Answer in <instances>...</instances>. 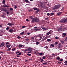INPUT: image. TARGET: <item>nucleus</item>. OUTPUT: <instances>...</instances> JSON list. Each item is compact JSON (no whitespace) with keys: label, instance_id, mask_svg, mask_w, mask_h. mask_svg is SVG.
Wrapping results in <instances>:
<instances>
[{"label":"nucleus","instance_id":"obj_45","mask_svg":"<svg viewBox=\"0 0 67 67\" xmlns=\"http://www.w3.org/2000/svg\"><path fill=\"white\" fill-rule=\"evenodd\" d=\"M40 11V10L39 9H38L36 11V13H38V12Z\"/></svg>","mask_w":67,"mask_h":67},{"label":"nucleus","instance_id":"obj_17","mask_svg":"<svg viewBox=\"0 0 67 67\" xmlns=\"http://www.w3.org/2000/svg\"><path fill=\"white\" fill-rule=\"evenodd\" d=\"M62 35L64 36H66V33H63Z\"/></svg>","mask_w":67,"mask_h":67},{"label":"nucleus","instance_id":"obj_29","mask_svg":"<svg viewBox=\"0 0 67 67\" xmlns=\"http://www.w3.org/2000/svg\"><path fill=\"white\" fill-rule=\"evenodd\" d=\"M51 33L50 32H48V33H47V35H49L50 34H51Z\"/></svg>","mask_w":67,"mask_h":67},{"label":"nucleus","instance_id":"obj_44","mask_svg":"<svg viewBox=\"0 0 67 67\" xmlns=\"http://www.w3.org/2000/svg\"><path fill=\"white\" fill-rule=\"evenodd\" d=\"M24 51H25V52H28V51H28V50H27V49H25V50H24Z\"/></svg>","mask_w":67,"mask_h":67},{"label":"nucleus","instance_id":"obj_47","mask_svg":"<svg viewBox=\"0 0 67 67\" xmlns=\"http://www.w3.org/2000/svg\"><path fill=\"white\" fill-rule=\"evenodd\" d=\"M39 43H40V42H36V44H38Z\"/></svg>","mask_w":67,"mask_h":67},{"label":"nucleus","instance_id":"obj_48","mask_svg":"<svg viewBox=\"0 0 67 67\" xmlns=\"http://www.w3.org/2000/svg\"><path fill=\"white\" fill-rule=\"evenodd\" d=\"M29 39L28 38H27L26 39V41H29Z\"/></svg>","mask_w":67,"mask_h":67},{"label":"nucleus","instance_id":"obj_54","mask_svg":"<svg viewBox=\"0 0 67 67\" xmlns=\"http://www.w3.org/2000/svg\"><path fill=\"white\" fill-rule=\"evenodd\" d=\"M58 63L59 64H62V63L60 62H58Z\"/></svg>","mask_w":67,"mask_h":67},{"label":"nucleus","instance_id":"obj_1","mask_svg":"<svg viewBox=\"0 0 67 67\" xmlns=\"http://www.w3.org/2000/svg\"><path fill=\"white\" fill-rule=\"evenodd\" d=\"M30 18L31 19V22L32 23H34V22L35 23H38L40 21V19L37 17L31 16L30 17Z\"/></svg>","mask_w":67,"mask_h":67},{"label":"nucleus","instance_id":"obj_43","mask_svg":"<svg viewBox=\"0 0 67 67\" xmlns=\"http://www.w3.org/2000/svg\"><path fill=\"white\" fill-rule=\"evenodd\" d=\"M46 58V57L43 56V57H42V59H45Z\"/></svg>","mask_w":67,"mask_h":67},{"label":"nucleus","instance_id":"obj_8","mask_svg":"<svg viewBox=\"0 0 67 67\" xmlns=\"http://www.w3.org/2000/svg\"><path fill=\"white\" fill-rule=\"evenodd\" d=\"M38 28L39 29H38V31H40L42 30V29L40 27H38Z\"/></svg>","mask_w":67,"mask_h":67},{"label":"nucleus","instance_id":"obj_18","mask_svg":"<svg viewBox=\"0 0 67 67\" xmlns=\"http://www.w3.org/2000/svg\"><path fill=\"white\" fill-rule=\"evenodd\" d=\"M11 48H8V49H7V51H10V50H11Z\"/></svg>","mask_w":67,"mask_h":67},{"label":"nucleus","instance_id":"obj_39","mask_svg":"<svg viewBox=\"0 0 67 67\" xmlns=\"http://www.w3.org/2000/svg\"><path fill=\"white\" fill-rule=\"evenodd\" d=\"M24 33V32H21V34H20V35H22Z\"/></svg>","mask_w":67,"mask_h":67},{"label":"nucleus","instance_id":"obj_7","mask_svg":"<svg viewBox=\"0 0 67 67\" xmlns=\"http://www.w3.org/2000/svg\"><path fill=\"white\" fill-rule=\"evenodd\" d=\"M5 45V43L3 42H2V43H1V45H0V47H3Z\"/></svg>","mask_w":67,"mask_h":67},{"label":"nucleus","instance_id":"obj_2","mask_svg":"<svg viewBox=\"0 0 67 67\" xmlns=\"http://www.w3.org/2000/svg\"><path fill=\"white\" fill-rule=\"evenodd\" d=\"M60 7V5H57L54 7L53 8V10L58 9H59V7Z\"/></svg>","mask_w":67,"mask_h":67},{"label":"nucleus","instance_id":"obj_63","mask_svg":"<svg viewBox=\"0 0 67 67\" xmlns=\"http://www.w3.org/2000/svg\"><path fill=\"white\" fill-rule=\"evenodd\" d=\"M17 8V7H16V5H15V9H16Z\"/></svg>","mask_w":67,"mask_h":67},{"label":"nucleus","instance_id":"obj_35","mask_svg":"<svg viewBox=\"0 0 67 67\" xmlns=\"http://www.w3.org/2000/svg\"><path fill=\"white\" fill-rule=\"evenodd\" d=\"M6 10V9L5 8H3L2 10V11H5Z\"/></svg>","mask_w":67,"mask_h":67},{"label":"nucleus","instance_id":"obj_52","mask_svg":"<svg viewBox=\"0 0 67 67\" xmlns=\"http://www.w3.org/2000/svg\"><path fill=\"white\" fill-rule=\"evenodd\" d=\"M58 44V42H55V44Z\"/></svg>","mask_w":67,"mask_h":67},{"label":"nucleus","instance_id":"obj_56","mask_svg":"<svg viewBox=\"0 0 67 67\" xmlns=\"http://www.w3.org/2000/svg\"><path fill=\"white\" fill-rule=\"evenodd\" d=\"M9 44V42H7L5 44L7 45V44Z\"/></svg>","mask_w":67,"mask_h":67},{"label":"nucleus","instance_id":"obj_4","mask_svg":"<svg viewBox=\"0 0 67 67\" xmlns=\"http://www.w3.org/2000/svg\"><path fill=\"white\" fill-rule=\"evenodd\" d=\"M27 50L28 51H32V49L30 47L27 48Z\"/></svg>","mask_w":67,"mask_h":67},{"label":"nucleus","instance_id":"obj_13","mask_svg":"<svg viewBox=\"0 0 67 67\" xmlns=\"http://www.w3.org/2000/svg\"><path fill=\"white\" fill-rule=\"evenodd\" d=\"M63 20L65 21H64V22H65L66 23H67V19H66L65 18H64V19H63Z\"/></svg>","mask_w":67,"mask_h":67},{"label":"nucleus","instance_id":"obj_49","mask_svg":"<svg viewBox=\"0 0 67 67\" xmlns=\"http://www.w3.org/2000/svg\"><path fill=\"white\" fill-rule=\"evenodd\" d=\"M61 43H63V44L64 43V41H61Z\"/></svg>","mask_w":67,"mask_h":67},{"label":"nucleus","instance_id":"obj_23","mask_svg":"<svg viewBox=\"0 0 67 67\" xmlns=\"http://www.w3.org/2000/svg\"><path fill=\"white\" fill-rule=\"evenodd\" d=\"M10 45H7L6 46V47L7 48H9V47H10Z\"/></svg>","mask_w":67,"mask_h":67},{"label":"nucleus","instance_id":"obj_28","mask_svg":"<svg viewBox=\"0 0 67 67\" xmlns=\"http://www.w3.org/2000/svg\"><path fill=\"white\" fill-rule=\"evenodd\" d=\"M3 7L4 8H5V7L8 8L9 7L8 6H7V5H5Z\"/></svg>","mask_w":67,"mask_h":67},{"label":"nucleus","instance_id":"obj_11","mask_svg":"<svg viewBox=\"0 0 67 67\" xmlns=\"http://www.w3.org/2000/svg\"><path fill=\"white\" fill-rule=\"evenodd\" d=\"M23 45L20 44L18 45V47L19 48H20L23 46Z\"/></svg>","mask_w":67,"mask_h":67},{"label":"nucleus","instance_id":"obj_33","mask_svg":"<svg viewBox=\"0 0 67 67\" xmlns=\"http://www.w3.org/2000/svg\"><path fill=\"white\" fill-rule=\"evenodd\" d=\"M10 29L9 27H7V28H6V30H9Z\"/></svg>","mask_w":67,"mask_h":67},{"label":"nucleus","instance_id":"obj_27","mask_svg":"<svg viewBox=\"0 0 67 67\" xmlns=\"http://www.w3.org/2000/svg\"><path fill=\"white\" fill-rule=\"evenodd\" d=\"M40 59L41 60V61H40L41 62H43V59L40 58Z\"/></svg>","mask_w":67,"mask_h":67},{"label":"nucleus","instance_id":"obj_21","mask_svg":"<svg viewBox=\"0 0 67 67\" xmlns=\"http://www.w3.org/2000/svg\"><path fill=\"white\" fill-rule=\"evenodd\" d=\"M42 38V37H39L38 38V40L40 41L41 40Z\"/></svg>","mask_w":67,"mask_h":67},{"label":"nucleus","instance_id":"obj_60","mask_svg":"<svg viewBox=\"0 0 67 67\" xmlns=\"http://www.w3.org/2000/svg\"><path fill=\"white\" fill-rule=\"evenodd\" d=\"M32 11V9H30L29 10V12H30Z\"/></svg>","mask_w":67,"mask_h":67},{"label":"nucleus","instance_id":"obj_6","mask_svg":"<svg viewBox=\"0 0 67 67\" xmlns=\"http://www.w3.org/2000/svg\"><path fill=\"white\" fill-rule=\"evenodd\" d=\"M64 19H63V20H61L60 21V22L62 23H66V22H65V21L64 20Z\"/></svg>","mask_w":67,"mask_h":67},{"label":"nucleus","instance_id":"obj_59","mask_svg":"<svg viewBox=\"0 0 67 67\" xmlns=\"http://www.w3.org/2000/svg\"><path fill=\"white\" fill-rule=\"evenodd\" d=\"M5 16L4 15H2V17H3V18H4L5 17Z\"/></svg>","mask_w":67,"mask_h":67},{"label":"nucleus","instance_id":"obj_32","mask_svg":"<svg viewBox=\"0 0 67 67\" xmlns=\"http://www.w3.org/2000/svg\"><path fill=\"white\" fill-rule=\"evenodd\" d=\"M12 51H16V49L15 48H14L12 49Z\"/></svg>","mask_w":67,"mask_h":67},{"label":"nucleus","instance_id":"obj_37","mask_svg":"<svg viewBox=\"0 0 67 67\" xmlns=\"http://www.w3.org/2000/svg\"><path fill=\"white\" fill-rule=\"evenodd\" d=\"M27 55L29 56H30L31 55V54H30L28 53L27 54Z\"/></svg>","mask_w":67,"mask_h":67},{"label":"nucleus","instance_id":"obj_10","mask_svg":"<svg viewBox=\"0 0 67 67\" xmlns=\"http://www.w3.org/2000/svg\"><path fill=\"white\" fill-rule=\"evenodd\" d=\"M42 30H43V31H46V30H47L48 29H47L46 28H45L44 27V28H43V29H42Z\"/></svg>","mask_w":67,"mask_h":67},{"label":"nucleus","instance_id":"obj_61","mask_svg":"<svg viewBox=\"0 0 67 67\" xmlns=\"http://www.w3.org/2000/svg\"><path fill=\"white\" fill-rule=\"evenodd\" d=\"M26 27V26H23V27H22L23 28H25Z\"/></svg>","mask_w":67,"mask_h":67},{"label":"nucleus","instance_id":"obj_25","mask_svg":"<svg viewBox=\"0 0 67 67\" xmlns=\"http://www.w3.org/2000/svg\"><path fill=\"white\" fill-rule=\"evenodd\" d=\"M63 61H64V60L63 59H60V60H59V61H60L61 62H63Z\"/></svg>","mask_w":67,"mask_h":67},{"label":"nucleus","instance_id":"obj_36","mask_svg":"<svg viewBox=\"0 0 67 67\" xmlns=\"http://www.w3.org/2000/svg\"><path fill=\"white\" fill-rule=\"evenodd\" d=\"M47 64V62H45L44 63H43V65H46Z\"/></svg>","mask_w":67,"mask_h":67},{"label":"nucleus","instance_id":"obj_50","mask_svg":"<svg viewBox=\"0 0 67 67\" xmlns=\"http://www.w3.org/2000/svg\"><path fill=\"white\" fill-rule=\"evenodd\" d=\"M34 30H35V31H38V29H34Z\"/></svg>","mask_w":67,"mask_h":67},{"label":"nucleus","instance_id":"obj_22","mask_svg":"<svg viewBox=\"0 0 67 67\" xmlns=\"http://www.w3.org/2000/svg\"><path fill=\"white\" fill-rule=\"evenodd\" d=\"M54 15V13H51L50 14V16H53Z\"/></svg>","mask_w":67,"mask_h":67},{"label":"nucleus","instance_id":"obj_30","mask_svg":"<svg viewBox=\"0 0 67 67\" xmlns=\"http://www.w3.org/2000/svg\"><path fill=\"white\" fill-rule=\"evenodd\" d=\"M50 46H51L53 47H54V44H51Z\"/></svg>","mask_w":67,"mask_h":67},{"label":"nucleus","instance_id":"obj_51","mask_svg":"<svg viewBox=\"0 0 67 67\" xmlns=\"http://www.w3.org/2000/svg\"><path fill=\"white\" fill-rule=\"evenodd\" d=\"M55 39H56L57 40H58V39H59V38L57 37H55Z\"/></svg>","mask_w":67,"mask_h":67},{"label":"nucleus","instance_id":"obj_64","mask_svg":"<svg viewBox=\"0 0 67 67\" xmlns=\"http://www.w3.org/2000/svg\"><path fill=\"white\" fill-rule=\"evenodd\" d=\"M5 12H8V10H5L4 11Z\"/></svg>","mask_w":67,"mask_h":67},{"label":"nucleus","instance_id":"obj_58","mask_svg":"<svg viewBox=\"0 0 67 67\" xmlns=\"http://www.w3.org/2000/svg\"><path fill=\"white\" fill-rule=\"evenodd\" d=\"M50 14L49 13H47V15L48 16H49Z\"/></svg>","mask_w":67,"mask_h":67},{"label":"nucleus","instance_id":"obj_26","mask_svg":"<svg viewBox=\"0 0 67 67\" xmlns=\"http://www.w3.org/2000/svg\"><path fill=\"white\" fill-rule=\"evenodd\" d=\"M38 54L39 55H42L43 54V53H39Z\"/></svg>","mask_w":67,"mask_h":67},{"label":"nucleus","instance_id":"obj_9","mask_svg":"<svg viewBox=\"0 0 67 67\" xmlns=\"http://www.w3.org/2000/svg\"><path fill=\"white\" fill-rule=\"evenodd\" d=\"M13 30L12 29H10L9 30V32H10V33L13 32Z\"/></svg>","mask_w":67,"mask_h":67},{"label":"nucleus","instance_id":"obj_40","mask_svg":"<svg viewBox=\"0 0 67 67\" xmlns=\"http://www.w3.org/2000/svg\"><path fill=\"white\" fill-rule=\"evenodd\" d=\"M20 53L18 51H17V52H16V54H18Z\"/></svg>","mask_w":67,"mask_h":67},{"label":"nucleus","instance_id":"obj_55","mask_svg":"<svg viewBox=\"0 0 67 67\" xmlns=\"http://www.w3.org/2000/svg\"><path fill=\"white\" fill-rule=\"evenodd\" d=\"M26 21H29V20L28 19H26Z\"/></svg>","mask_w":67,"mask_h":67},{"label":"nucleus","instance_id":"obj_53","mask_svg":"<svg viewBox=\"0 0 67 67\" xmlns=\"http://www.w3.org/2000/svg\"><path fill=\"white\" fill-rule=\"evenodd\" d=\"M22 53L20 52V53H19V55H21Z\"/></svg>","mask_w":67,"mask_h":67},{"label":"nucleus","instance_id":"obj_14","mask_svg":"<svg viewBox=\"0 0 67 67\" xmlns=\"http://www.w3.org/2000/svg\"><path fill=\"white\" fill-rule=\"evenodd\" d=\"M58 47L59 48H60L62 47V46L60 44H59L58 45Z\"/></svg>","mask_w":67,"mask_h":67},{"label":"nucleus","instance_id":"obj_31","mask_svg":"<svg viewBox=\"0 0 67 67\" xmlns=\"http://www.w3.org/2000/svg\"><path fill=\"white\" fill-rule=\"evenodd\" d=\"M34 10H38V8H34Z\"/></svg>","mask_w":67,"mask_h":67},{"label":"nucleus","instance_id":"obj_42","mask_svg":"<svg viewBox=\"0 0 67 67\" xmlns=\"http://www.w3.org/2000/svg\"><path fill=\"white\" fill-rule=\"evenodd\" d=\"M32 53V51H30V52H27V53Z\"/></svg>","mask_w":67,"mask_h":67},{"label":"nucleus","instance_id":"obj_20","mask_svg":"<svg viewBox=\"0 0 67 67\" xmlns=\"http://www.w3.org/2000/svg\"><path fill=\"white\" fill-rule=\"evenodd\" d=\"M31 31L33 32H34L35 31V30L34 29H33L31 30Z\"/></svg>","mask_w":67,"mask_h":67},{"label":"nucleus","instance_id":"obj_24","mask_svg":"<svg viewBox=\"0 0 67 67\" xmlns=\"http://www.w3.org/2000/svg\"><path fill=\"white\" fill-rule=\"evenodd\" d=\"M47 42H51V40L50 39H48L47 40Z\"/></svg>","mask_w":67,"mask_h":67},{"label":"nucleus","instance_id":"obj_38","mask_svg":"<svg viewBox=\"0 0 67 67\" xmlns=\"http://www.w3.org/2000/svg\"><path fill=\"white\" fill-rule=\"evenodd\" d=\"M65 41L66 42L67 41V37H66L65 39Z\"/></svg>","mask_w":67,"mask_h":67},{"label":"nucleus","instance_id":"obj_57","mask_svg":"<svg viewBox=\"0 0 67 67\" xmlns=\"http://www.w3.org/2000/svg\"><path fill=\"white\" fill-rule=\"evenodd\" d=\"M10 10H13L12 8H11L10 9Z\"/></svg>","mask_w":67,"mask_h":67},{"label":"nucleus","instance_id":"obj_62","mask_svg":"<svg viewBox=\"0 0 67 67\" xmlns=\"http://www.w3.org/2000/svg\"><path fill=\"white\" fill-rule=\"evenodd\" d=\"M64 63H67V61H65L64 62Z\"/></svg>","mask_w":67,"mask_h":67},{"label":"nucleus","instance_id":"obj_46","mask_svg":"<svg viewBox=\"0 0 67 67\" xmlns=\"http://www.w3.org/2000/svg\"><path fill=\"white\" fill-rule=\"evenodd\" d=\"M49 32H51V33H52L53 32V31L52 30H50L49 31Z\"/></svg>","mask_w":67,"mask_h":67},{"label":"nucleus","instance_id":"obj_5","mask_svg":"<svg viewBox=\"0 0 67 67\" xmlns=\"http://www.w3.org/2000/svg\"><path fill=\"white\" fill-rule=\"evenodd\" d=\"M62 14V12H60L57 13V15H61V14Z\"/></svg>","mask_w":67,"mask_h":67},{"label":"nucleus","instance_id":"obj_16","mask_svg":"<svg viewBox=\"0 0 67 67\" xmlns=\"http://www.w3.org/2000/svg\"><path fill=\"white\" fill-rule=\"evenodd\" d=\"M5 0H3L2 1V4H5Z\"/></svg>","mask_w":67,"mask_h":67},{"label":"nucleus","instance_id":"obj_12","mask_svg":"<svg viewBox=\"0 0 67 67\" xmlns=\"http://www.w3.org/2000/svg\"><path fill=\"white\" fill-rule=\"evenodd\" d=\"M56 59L57 60H60V58L59 57H57L56 58Z\"/></svg>","mask_w":67,"mask_h":67},{"label":"nucleus","instance_id":"obj_15","mask_svg":"<svg viewBox=\"0 0 67 67\" xmlns=\"http://www.w3.org/2000/svg\"><path fill=\"white\" fill-rule=\"evenodd\" d=\"M44 6V5H43V4H41L40 5V7L42 8H43Z\"/></svg>","mask_w":67,"mask_h":67},{"label":"nucleus","instance_id":"obj_3","mask_svg":"<svg viewBox=\"0 0 67 67\" xmlns=\"http://www.w3.org/2000/svg\"><path fill=\"white\" fill-rule=\"evenodd\" d=\"M7 25H9V26H13L14 25V24H12V23H10L7 24Z\"/></svg>","mask_w":67,"mask_h":67},{"label":"nucleus","instance_id":"obj_34","mask_svg":"<svg viewBox=\"0 0 67 67\" xmlns=\"http://www.w3.org/2000/svg\"><path fill=\"white\" fill-rule=\"evenodd\" d=\"M17 38H18V39H20L21 38L19 36H18V37H17Z\"/></svg>","mask_w":67,"mask_h":67},{"label":"nucleus","instance_id":"obj_41","mask_svg":"<svg viewBox=\"0 0 67 67\" xmlns=\"http://www.w3.org/2000/svg\"><path fill=\"white\" fill-rule=\"evenodd\" d=\"M31 39H32L33 40H34L35 39V38L34 37H31Z\"/></svg>","mask_w":67,"mask_h":67},{"label":"nucleus","instance_id":"obj_19","mask_svg":"<svg viewBox=\"0 0 67 67\" xmlns=\"http://www.w3.org/2000/svg\"><path fill=\"white\" fill-rule=\"evenodd\" d=\"M25 2L26 3H30V2H29L28 0H25Z\"/></svg>","mask_w":67,"mask_h":67}]
</instances>
